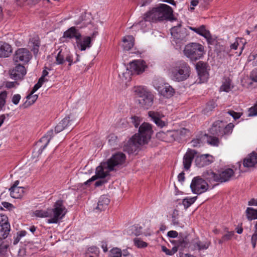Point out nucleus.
<instances>
[{"mask_svg": "<svg viewBox=\"0 0 257 257\" xmlns=\"http://www.w3.org/2000/svg\"><path fill=\"white\" fill-rule=\"evenodd\" d=\"M42 86V85L40 83L38 82L34 85L33 88V89L31 92V93H34L35 91H36L39 88H40Z\"/></svg>", "mask_w": 257, "mask_h": 257, "instance_id": "nucleus-64", "label": "nucleus"}, {"mask_svg": "<svg viewBox=\"0 0 257 257\" xmlns=\"http://www.w3.org/2000/svg\"><path fill=\"white\" fill-rule=\"evenodd\" d=\"M256 240H257V233H253V234H252V235L251 236V244H252V247L253 248H255V247L256 246Z\"/></svg>", "mask_w": 257, "mask_h": 257, "instance_id": "nucleus-58", "label": "nucleus"}, {"mask_svg": "<svg viewBox=\"0 0 257 257\" xmlns=\"http://www.w3.org/2000/svg\"><path fill=\"white\" fill-rule=\"evenodd\" d=\"M76 43L77 48L81 51H85L87 48L91 46V38L89 36H86L82 39L81 37L78 38Z\"/></svg>", "mask_w": 257, "mask_h": 257, "instance_id": "nucleus-18", "label": "nucleus"}, {"mask_svg": "<svg viewBox=\"0 0 257 257\" xmlns=\"http://www.w3.org/2000/svg\"><path fill=\"white\" fill-rule=\"evenodd\" d=\"M156 89L160 94L166 98H170L175 93L174 89L168 84H165L161 86H158Z\"/></svg>", "mask_w": 257, "mask_h": 257, "instance_id": "nucleus-22", "label": "nucleus"}, {"mask_svg": "<svg viewBox=\"0 0 257 257\" xmlns=\"http://www.w3.org/2000/svg\"><path fill=\"white\" fill-rule=\"evenodd\" d=\"M213 162V157L209 154L197 156L195 160L196 165L199 168L208 166Z\"/></svg>", "mask_w": 257, "mask_h": 257, "instance_id": "nucleus-14", "label": "nucleus"}, {"mask_svg": "<svg viewBox=\"0 0 257 257\" xmlns=\"http://www.w3.org/2000/svg\"><path fill=\"white\" fill-rule=\"evenodd\" d=\"M167 235L169 237L175 238L177 237L178 233L176 231L171 230L168 232Z\"/></svg>", "mask_w": 257, "mask_h": 257, "instance_id": "nucleus-60", "label": "nucleus"}, {"mask_svg": "<svg viewBox=\"0 0 257 257\" xmlns=\"http://www.w3.org/2000/svg\"><path fill=\"white\" fill-rule=\"evenodd\" d=\"M147 66L145 62L141 60H135L130 63L129 69L132 73L140 74L143 73Z\"/></svg>", "mask_w": 257, "mask_h": 257, "instance_id": "nucleus-13", "label": "nucleus"}, {"mask_svg": "<svg viewBox=\"0 0 257 257\" xmlns=\"http://www.w3.org/2000/svg\"><path fill=\"white\" fill-rule=\"evenodd\" d=\"M26 73L25 67L21 64H18L11 72V76L12 78L17 80L22 79Z\"/></svg>", "mask_w": 257, "mask_h": 257, "instance_id": "nucleus-20", "label": "nucleus"}, {"mask_svg": "<svg viewBox=\"0 0 257 257\" xmlns=\"http://www.w3.org/2000/svg\"><path fill=\"white\" fill-rule=\"evenodd\" d=\"M153 132L151 124L148 122L143 123L139 127V133L136 134L128 142L132 148L131 151L136 150L140 145L147 144Z\"/></svg>", "mask_w": 257, "mask_h": 257, "instance_id": "nucleus-3", "label": "nucleus"}, {"mask_svg": "<svg viewBox=\"0 0 257 257\" xmlns=\"http://www.w3.org/2000/svg\"><path fill=\"white\" fill-rule=\"evenodd\" d=\"M134 91L137 102L140 107L148 109L154 103V96L147 88L144 86L134 87Z\"/></svg>", "mask_w": 257, "mask_h": 257, "instance_id": "nucleus-6", "label": "nucleus"}, {"mask_svg": "<svg viewBox=\"0 0 257 257\" xmlns=\"http://www.w3.org/2000/svg\"><path fill=\"white\" fill-rule=\"evenodd\" d=\"M53 135V131L50 130L36 143L33 152L34 156H38L42 153L49 144Z\"/></svg>", "mask_w": 257, "mask_h": 257, "instance_id": "nucleus-9", "label": "nucleus"}, {"mask_svg": "<svg viewBox=\"0 0 257 257\" xmlns=\"http://www.w3.org/2000/svg\"><path fill=\"white\" fill-rule=\"evenodd\" d=\"M111 257H121V251L117 248H113L111 250Z\"/></svg>", "mask_w": 257, "mask_h": 257, "instance_id": "nucleus-47", "label": "nucleus"}, {"mask_svg": "<svg viewBox=\"0 0 257 257\" xmlns=\"http://www.w3.org/2000/svg\"><path fill=\"white\" fill-rule=\"evenodd\" d=\"M148 115L157 126L163 127L167 125V122L161 119L164 116L163 114L157 111H149L148 112Z\"/></svg>", "mask_w": 257, "mask_h": 257, "instance_id": "nucleus-17", "label": "nucleus"}, {"mask_svg": "<svg viewBox=\"0 0 257 257\" xmlns=\"http://www.w3.org/2000/svg\"><path fill=\"white\" fill-rule=\"evenodd\" d=\"M203 37H204L206 39L208 44L210 45L214 44L215 41V39L212 37L210 32L208 30H207V32L204 34V36Z\"/></svg>", "mask_w": 257, "mask_h": 257, "instance_id": "nucleus-43", "label": "nucleus"}, {"mask_svg": "<svg viewBox=\"0 0 257 257\" xmlns=\"http://www.w3.org/2000/svg\"><path fill=\"white\" fill-rule=\"evenodd\" d=\"M190 143L193 147H198L200 146L202 141L200 139H195L192 140Z\"/></svg>", "mask_w": 257, "mask_h": 257, "instance_id": "nucleus-50", "label": "nucleus"}, {"mask_svg": "<svg viewBox=\"0 0 257 257\" xmlns=\"http://www.w3.org/2000/svg\"><path fill=\"white\" fill-rule=\"evenodd\" d=\"M169 75L174 81H183L189 77L191 69L189 65L184 61H178L172 63L169 69Z\"/></svg>", "mask_w": 257, "mask_h": 257, "instance_id": "nucleus-4", "label": "nucleus"}, {"mask_svg": "<svg viewBox=\"0 0 257 257\" xmlns=\"http://www.w3.org/2000/svg\"><path fill=\"white\" fill-rule=\"evenodd\" d=\"M197 151L188 149L183 157V165L185 170H188L192 164V161L196 156Z\"/></svg>", "mask_w": 257, "mask_h": 257, "instance_id": "nucleus-16", "label": "nucleus"}, {"mask_svg": "<svg viewBox=\"0 0 257 257\" xmlns=\"http://www.w3.org/2000/svg\"><path fill=\"white\" fill-rule=\"evenodd\" d=\"M142 233V227L139 225L131 226L129 228L128 233L130 235H140Z\"/></svg>", "mask_w": 257, "mask_h": 257, "instance_id": "nucleus-35", "label": "nucleus"}, {"mask_svg": "<svg viewBox=\"0 0 257 257\" xmlns=\"http://www.w3.org/2000/svg\"><path fill=\"white\" fill-rule=\"evenodd\" d=\"M245 44V41L242 39L237 38L235 39V42L230 45V48L231 49L236 50L238 46H241L240 51L238 54V55H240L242 52L244 48V45Z\"/></svg>", "mask_w": 257, "mask_h": 257, "instance_id": "nucleus-31", "label": "nucleus"}, {"mask_svg": "<svg viewBox=\"0 0 257 257\" xmlns=\"http://www.w3.org/2000/svg\"><path fill=\"white\" fill-rule=\"evenodd\" d=\"M173 16L172 9L166 4H161L159 7L153 8L144 15V19L149 22H156L170 20Z\"/></svg>", "mask_w": 257, "mask_h": 257, "instance_id": "nucleus-5", "label": "nucleus"}, {"mask_svg": "<svg viewBox=\"0 0 257 257\" xmlns=\"http://www.w3.org/2000/svg\"><path fill=\"white\" fill-rule=\"evenodd\" d=\"M32 58L30 52L26 48L18 49L14 56V60L16 62H22L26 64L29 62Z\"/></svg>", "mask_w": 257, "mask_h": 257, "instance_id": "nucleus-12", "label": "nucleus"}, {"mask_svg": "<svg viewBox=\"0 0 257 257\" xmlns=\"http://www.w3.org/2000/svg\"><path fill=\"white\" fill-rule=\"evenodd\" d=\"M227 113L230 115H231V116H232V117L234 119H237L238 118H239L240 116H241V114L239 112H235L233 110H229L227 112Z\"/></svg>", "mask_w": 257, "mask_h": 257, "instance_id": "nucleus-54", "label": "nucleus"}, {"mask_svg": "<svg viewBox=\"0 0 257 257\" xmlns=\"http://www.w3.org/2000/svg\"><path fill=\"white\" fill-rule=\"evenodd\" d=\"M7 92L4 91L0 93V109H2L6 103Z\"/></svg>", "mask_w": 257, "mask_h": 257, "instance_id": "nucleus-45", "label": "nucleus"}, {"mask_svg": "<svg viewBox=\"0 0 257 257\" xmlns=\"http://www.w3.org/2000/svg\"><path fill=\"white\" fill-rule=\"evenodd\" d=\"M33 93H30L29 95H28L27 96V99L28 100V102L26 101L25 104H27L26 107H27L29 105H31L32 104H33L37 99L38 98V95L36 94L33 95Z\"/></svg>", "mask_w": 257, "mask_h": 257, "instance_id": "nucleus-41", "label": "nucleus"}, {"mask_svg": "<svg viewBox=\"0 0 257 257\" xmlns=\"http://www.w3.org/2000/svg\"><path fill=\"white\" fill-rule=\"evenodd\" d=\"M56 64L58 65L63 64L64 63V60L60 50L58 53L56 58Z\"/></svg>", "mask_w": 257, "mask_h": 257, "instance_id": "nucleus-48", "label": "nucleus"}, {"mask_svg": "<svg viewBox=\"0 0 257 257\" xmlns=\"http://www.w3.org/2000/svg\"><path fill=\"white\" fill-rule=\"evenodd\" d=\"M203 178L209 182H218V174L216 173L211 170H208L203 173Z\"/></svg>", "mask_w": 257, "mask_h": 257, "instance_id": "nucleus-26", "label": "nucleus"}, {"mask_svg": "<svg viewBox=\"0 0 257 257\" xmlns=\"http://www.w3.org/2000/svg\"><path fill=\"white\" fill-rule=\"evenodd\" d=\"M178 247L186 248L188 247L189 240L187 236L179 237V239L175 241Z\"/></svg>", "mask_w": 257, "mask_h": 257, "instance_id": "nucleus-38", "label": "nucleus"}, {"mask_svg": "<svg viewBox=\"0 0 257 257\" xmlns=\"http://www.w3.org/2000/svg\"><path fill=\"white\" fill-rule=\"evenodd\" d=\"M69 122V117L64 118L56 126L55 128V133H58L62 131L68 125Z\"/></svg>", "mask_w": 257, "mask_h": 257, "instance_id": "nucleus-33", "label": "nucleus"}, {"mask_svg": "<svg viewBox=\"0 0 257 257\" xmlns=\"http://www.w3.org/2000/svg\"><path fill=\"white\" fill-rule=\"evenodd\" d=\"M11 230L10 223H6L5 225H0V240L6 238L9 234Z\"/></svg>", "mask_w": 257, "mask_h": 257, "instance_id": "nucleus-30", "label": "nucleus"}, {"mask_svg": "<svg viewBox=\"0 0 257 257\" xmlns=\"http://www.w3.org/2000/svg\"><path fill=\"white\" fill-rule=\"evenodd\" d=\"M66 61L69 63V66H70L73 63L72 55L70 53L69 51L68 52V54H67Z\"/></svg>", "mask_w": 257, "mask_h": 257, "instance_id": "nucleus-59", "label": "nucleus"}, {"mask_svg": "<svg viewBox=\"0 0 257 257\" xmlns=\"http://www.w3.org/2000/svg\"><path fill=\"white\" fill-rule=\"evenodd\" d=\"M61 51L65 62L66 60V58L69 51L66 48H65L64 49H61Z\"/></svg>", "mask_w": 257, "mask_h": 257, "instance_id": "nucleus-62", "label": "nucleus"}, {"mask_svg": "<svg viewBox=\"0 0 257 257\" xmlns=\"http://www.w3.org/2000/svg\"><path fill=\"white\" fill-rule=\"evenodd\" d=\"M216 106V103L214 101H209L207 103L206 109L209 110H212Z\"/></svg>", "mask_w": 257, "mask_h": 257, "instance_id": "nucleus-57", "label": "nucleus"}, {"mask_svg": "<svg viewBox=\"0 0 257 257\" xmlns=\"http://www.w3.org/2000/svg\"><path fill=\"white\" fill-rule=\"evenodd\" d=\"M197 199V197H186L183 199L182 200V204L183 205L184 208L186 209L189 207H190L194 202L196 201Z\"/></svg>", "mask_w": 257, "mask_h": 257, "instance_id": "nucleus-39", "label": "nucleus"}, {"mask_svg": "<svg viewBox=\"0 0 257 257\" xmlns=\"http://www.w3.org/2000/svg\"><path fill=\"white\" fill-rule=\"evenodd\" d=\"M233 235V231H228L227 233L223 235L222 237L224 240V241H226L230 240Z\"/></svg>", "mask_w": 257, "mask_h": 257, "instance_id": "nucleus-52", "label": "nucleus"}, {"mask_svg": "<svg viewBox=\"0 0 257 257\" xmlns=\"http://www.w3.org/2000/svg\"><path fill=\"white\" fill-rule=\"evenodd\" d=\"M210 245V242L208 241H201L198 239L192 240L189 245V248L191 250H205L207 249Z\"/></svg>", "mask_w": 257, "mask_h": 257, "instance_id": "nucleus-15", "label": "nucleus"}, {"mask_svg": "<svg viewBox=\"0 0 257 257\" xmlns=\"http://www.w3.org/2000/svg\"><path fill=\"white\" fill-rule=\"evenodd\" d=\"M246 217L248 220H252L257 219V209L248 207L246 210Z\"/></svg>", "mask_w": 257, "mask_h": 257, "instance_id": "nucleus-36", "label": "nucleus"}, {"mask_svg": "<svg viewBox=\"0 0 257 257\" xmlns=\"http://www.w3.org/2000/svg\"><path fill=\"white\" fill-rule=\"evenodd\" d=\"M2 204L5 208L9 210H11L12 208H14V206L12 204L7 202H3Z\"/></svg>", "mask_w": 257, "mask_h": 257, "instance_id": "nucleus-61", "label": "nucleus"}, {"mask_svg": "<svg viewBox=\"0 0 257 257\" xmlns=\"http://www.w3.org/2000/svg\"><path fill=\"white\" fill-rule=\"evenodd\" d=\"M218 174L219 183L225 182L229 181L233 175L234 171L232 169L228 168L224 170Z\"/></svg>", "mask_w": 257, "mask_h": 257, "instance_id": "nucleus-24", "label": "nucleus"}, {"mask_svg": "<svg viewBox=\"0 0 257 257\" xmlns=\"http://www.w3.org/2000/svg\"><path fill=\"white\" fill-rule=\"evenodd\" d=\"M250 77L252 81L257 82V68L252 70Z\"/></svg>", "mask_w": 257, "mask_h": 257, "instance_id": "nucleus-56", "label": "nucleus"}, {"mask_svg": "<svg viewBox=\"0 0 257 257\" xmlns=\"http://www.w3.org/2000/svg\"><path fill=\"white\" fill-rule=\"evenodd\" d=\"M63 37L69 39L75 38L76 41L78 38L81 37V34L75 27H72L64 33Z\"/></svg>", "mask_w": 257, "mask_h": 257, "instance_id": "nucleus-25", "label": "nucleus"}, {"mask_svg": "<svg viewBox=\"0 0 257 257\" xmlns=\"http://www.w3.org/2000/svg\"><path fill=\"white\" fill-rule=\"evenodd\" d=\"M173 131L175 141H179L189 133V130L184 127L177 130H173Z\"/></svg>", "mask_w": 257, "mask_h": 257, "instance_id": "nucleus-32", "label": "nucleus"}, {"mask_svg": "<svg viewBox=\"0 0 257 257\" xmlns=\"http://www.w3.org/2000/svg\"><path fill=\"white\" fill-rule=\"evenodd\" d=\"M132 122L136 127H138L140 123V119L139 117L134 116L131 117Z\"/></svg>", "mask_w": 257, "mask_h": 257, "instance_id": "nucleus-53", "label": "nucleus"}, {"mask_svg": "<svg viewBox=\"0 0 257 257\" xmlns=\"http://www.w3.org/2000/svg\"><path fill=\"white\" fill-rule=\"evenodd\" d=\"M9 223L8 217L6 215L0 214V225Z\"/></svg>", "mask_w": 257, "mask_h": 257, "instance_id": "nucleus-49", "label": "nucleus"}, {"mask_svg": "<svg viewBox=\"0 0 257 257\" xmlns=\"http://www.w3.org/2000/svg\"><path fill=\"white\" fill-rule=\"evenodd\" d=\"M233 88V86L231 84V80L229 78H225L220 87V90L226 92H229Z\"/></svg>", "mask_w": 257, "mask_h": 257, "instance_id": "nucleus-37", "label": "nucleus"}, {"mask_svg": "<svg viewBox=\"0 0 257 257\" xmlns=\"http://www.w3.org/2000/svg\"><path fill=\"white\" fill-rule=\"evenodd\" d=\"M156 137L159 140L167 143H172L175 141L173 130L168 131L166 132L160 131L157 133Z\"/></svg>", "mask_w": 257, "mask_h": 257, "instance_id": "nucleus-19", "label": "nucleus"}, {"mask_svg": "<svg viewBox=\"0 0 257 257\" xmlns=\"http://www.w3.org/2000/svg\"><path fill=\"white\" fill-rule=\"evenodd\" d=\"M181 24L173 27L171 29V34L173 41L176 43L186 42L187 40L188 33L185 28H181Z\"/></svg>", "mask_w": 257, "mask_h": 257, "instance_id": "nucleus-11", "label": "nucleus"}, {"mask_svg": "<svg viewBox=\"0 0 257 257\" xmlns=\"http://www.w3.org/2000/svg\"><path fill=\"white\" fill-rule=\"evenodd\" d=\"M184 54L192 61L201 59L205 53L203 46L197 43H191L186 45Z\"/></svg>", "mask_w": 257, "mask_h": 257, "instance_id": "nucleus-7", "label": "nucleus"}, {"mask_svg": "<svg viewBox=\"0 0 257 257\" xmlns=\"http://www.w3.org/2000/svg\"><path fill=\"white\" fill-rule=\"evenodd\" d=\"M205 66V65L201 62L198 63L196 65L198 74L201 82H204L208 77V74Z\"/></svg>", "mask_w": 257, "mask_h": 257, "instance_id": "nucleus-23", "label": "nucleus"}, {"mask_svg": "<svg viewBox=\"0 0 257 257\" xmlns=\"http://www.w3.org/2000/svg\"><path fill=\"white\" fill-rule=\"evenodd\" d=\"M249 116L257 115V104L253 107H250L248 110Z\"/></svg>", "mask_w": 257, "mask_h": 257, "instance_id": "nucleus-51", "label": "nucleus"}, {"mask_svg": "<svg viewBox=\"0 0 257 257\" xmlns=\"http://www.w3.org/2000/svg\"><path fill=\"white\" fill-rule=\"evenodd\" d=\"M110 202V199L106 195L101 196L98 200L97 206L96 209L100 211L104 210Z\"/></svg>", "mask_w": 257, "mask_h": 257, "instance_id": "nucleus-29", "label": "nucleus"}, {"mask_svg": "<svg viewBox=\"0 0 257 257\" xmlns=\"http://www.w3.org/2000/svg\"><path fill=\"white\" fill-rule=\"evenodd\" d=\"M9 190L11 196L14 198H20L24 193V188L22 187L10 188Z\"/></svg>", "mask_w": 257, "mask_h": 257, "instance_id": "nucleus-34", "label": "nucleus"}, {"mask_svg": "<svg viewBox=\"0 0 257 257\" xmlns=\"http://www.w3.org/2000/svg\"><path fill=\"white\" fill-rule=\"evenodd\" d=\"M257 164V153L252 152L248 154L243 161V165L244 167H253Z\"/></svg>", "mask_w": 257, "mask_h": 257, "instance_id": "nucleus-21", "label": "nucleus"}, {"mask_svg": "<svg viewBox=\"0 0 257 257\" xmlns=\"http://www.w3.org/2000/svg\"><path fill=\"white\" fill-rule=\"evenodd\" d=\"M134 45V38L128 35L123 37L122 39V47L124 50L128 51L131 49Z\"/></svg>", "mask_w": 257, "mask_h": 257, "instance_id": "nucleus-28", "label": "nucleus"}, {"mask_svg": "<svg viewBox=\"0 0 257 257\" xmlns=\"http://www.w3.org/2000/svg\"><path fill=\"white\" fill-rule=\"evenodd\" d=\"M146 22L147 21H146L143 18V20L141 21L138 24H137V25L140 26L142 29H144L147 27V25L146 24Z\"/></svg>", "mask_w": 257, "mask_h": 257, "instance_id": "nucleus-63", "label": "nucleus"}, {"mask_svg": "<svg viewBox=\"0 0 257 257\" xmlns=\"http://www.w3.org/2000/svg\"><path fill=\"white\" fill-rule=\"evenodd\" d=\"M207 142L213 146H218L219 144V140L215 137L210 136L208 138Z\"/></svg>", "mask_w": 257, "mask_h": 257, "instance_id": "nucleus-46", "label": "nucleus"}, {"mask_svg": "<svg viewBox=\"0 0 257 257\" xmlns=\"http://www.w3.org/2000/svg\"><path fill=\"white\" fill-rule=\"evenodd\" d=\"M189 29L202 36H203L204 34L207 31L205 29V26L204 25H201L199 28L190 27Z\"/></svg>", "mask_w": 257, "mask_h": 257, "instance_id": "nucleus-40", "label": "nucleus"}, {"mask_svg": "<svg viewBox=\"0 0 257 257\" xmlns=\"http://www.w3.org/2000/svg\"><path fill=\"white\" fill-rule=\"evenodd\" d=\"M21 99V95L20 94H15L13 97L12 101L14 104H18Z\"/></svg>", "mask_w": 257, "mask_h": 257, "instance_id": "nucleus-55", "label": "nucleus"}, {"mask_svg": "<svg viewBox=\"0 0 257 257\" xmlns=\"http://www.w3.org/2000/svg\"><path fill=\"white\" fill-rule=\"evenodd\" d=\"M12 52L10 45L4 42H0V57H8Z\"/></svg>", "mask_w": 257, "mask_h": 257, "instance_id": "nucleus-27", "label": "nucleus"}, {"mask_svg": "<svg viewBox=\"0 0 257 257\" xmlns=\"http://www.w3.org/2000/svg\"><path fill=\"white\" fill-rule=\"evenodd\" d=\"M125 156L122 153H117L112 155L106 162H102L96 169L95 175L85 182L88 184L98 178H104L109 175L110 172L121 166L125 162Z\"/></svg>", "mask_w": 257, "mask_h": 257, "instance_id": "nucleus-1", "label": "nucleus"}, {"mask_svg": "<svg viewBox=\"0 0 257 257\" xmlns=\"http://www.w3.org/2000/svg\"><path fill=\"white\" fill-rule=\"evenodd\" d=\"M67 213V209L63 205V202L61 200L57 201L52 209L47 210H37L34 212V215L38 217H49L47 222L48 223H57L60 219H61Z\"/></svg>", "mask_w": 257, "mask_h": 257, "instance_id": "nucleus-2", "label": "nucleus"}, {"mask_svg": "<svg viewBox=\"0 0 257 257\" xmlns=\"http://www.w3.org/2000/svg\"><path fill=\"white\" fill-rule=\"evenodd\" d=\"M233 127L234 125L232 123L226 124L222 121L217 120L213 123L210 128V133L213 135L222 137L230 134Z\"/></svg>", "mask_w": 257, "mask_h": 257, "instance_id": "nucleus-8", "label": "nucleus"}, {"mask_svg": "<svg viewBox=\"0 0 257 257\" xmlns=\"http://www.w3.org/2000/svg\"><path fill=\"white\" fill-rule=\"evenodd\" d=\"M134 242L136 246L139 248H143L147 246V243L141 240L140 238H136L134 239Z\"/></svg>", "mask_w": 257, "mask_h": 257, "instance_id": "nucleus-44", "label": "nucleus"}, {"mask_svg": "<svg viewBox=\"0 0 257 257\" xmlns=\"http://www.w3.org/2000/svg\"><path fill=\"white\" fill-rule=\"evenodd\" d=\"M208 187V185L205 180L199 177L194 178L190 185L193 193L197 194L205 192L207 190Z\"/></svg>", "mask_w": 257, "mask_h": 257, "instance_id": "nucleus-10", "label": "nucleus"}, {"mask_svg": "<svg viewBox=\"0 0 257 257\" xmlns=\"http://www.w3.org/2000/svg\"><path fill=\"white\" fill-rule=\"evenodd\" d=\"M9 246V244L5 243L4 241L0 244V256L6 255Z\"/></svg>", "mask_w": 257, "mask_h": 257, "instance_id": "nucleus-42", "label": "nucleus"}]
</instances>
